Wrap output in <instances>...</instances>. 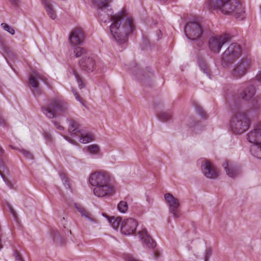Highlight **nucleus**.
Returning a JSON list of instances; mask_svg holds the SVG:
<instances>
[{
    "instance_id": "f257e3e1",
    "label": "nucleus",
    "mask_w": 261,
    "mask_h": 261,
    "mask_svg": "<svg viewBox=\"0 0 261 261\" xmlns=\"http://www.w3.org/2000/svg\"><path fill=\"white\" fill-rule=\"evenodd\" d=\"M112 0H94L97 8V13L100 20L104 23L113 21L110 31L113 38L118 44H123L127 41L128 37L135 30L133 19L124 11L116 14L110 5Z\"/></svg>"
},
{
    "instance_id": "f03ea898",
    "label": "nucleus",
    "mask_w": 261,
    "mask_h": 261,
    "mask_svg": "<svg viewBox=\"0 0 261 261\" xmlns=\"http://www.w3.org/2000/svg\"><path fill=\"white\" fill-rule=\"evenodd\" d=\"M90 184L94 187V195L99 198L111 197L115 193L110 174L105 171L91 173L89 178Z\"/></svg>"
},
{
    "instance_id": "7ed1b4c3",
    "label": "nucleus",
    "mask_w": 261,
    "mask_h": 261,
    "mask_svg": "<svg viewBox=\"0 0 261 261\" xmlns=\"http://www.w3.org/2000/svg\"><path fill=\"white\" fill-rule=\"evenodd\" d=\"M205 5L208 9L219 10L224 14H234L240 20L246 16L244 8L239 0H207Z\"/></svg>"
},
{
    "instance_id": "20e7f679",
    "label": "nucleus",
    "mask_w": 261,
    "mask_h": 261,
    "mask_svg": "<svg viewBox=\"0 0 261 261\" xmlns=\"http://www.w3.org/2000/svg\"><path fill=\"white\" fill-rule=\"evenodd\" d=\"M68 110V103L60 99L52 100L41 107L42 113L48 118H54L61 114H65Z\"/></svg>"
},
{
    "instance_id": "39448f33",
    "label": "nucleus",
    "mask_w": 261,
    "mask_h": 261,
    "mask_svg": "<svg viewBox=\"0 0 261 261\" xmlns=\"http://www.w3.org/2000/svg\"><path fill=\"white\" fill-rule=\"evenodd\" d=\"M247 139L251 143L250 151L252 155L261 160V122L247 134Z\"/></svg>"
},
{
    "instance_id": "423d86ee",
    "label": "nucleus",
    "mask_w": 261,
    "mask_h": 261,
    "mask_svg": "<svg viewBox=\"0 0 261 261\" xmlns=\"http://www.w3.org/2000/svg\"><path fill=\"white\" fill-rule=\"evenodd\" d=\"M241 55L240 46L236 43L231 44L223 52L221 56V64L224 67L234 64Z\"/></svg>"
},
{
    "instance_id": "0eeeda50",
    "label": "nucleus",
    "mask_w": 261,
    "mask_h": 261,
    "mask_svg": "<svg viewBox=\"0 0 261 261\" xmlns=\"http://www.w3.org/2000/svg\"><path fill=\"white\" fill-rule=\"evenodd\" d=\"M69 125L68 132L70 135L74 138L77 137L81 143L86 144L94 140V136L89 132L81 130L77 122L73 120H67Z\"/></svg>"
},
{
    "instance_id": "6e6552de",
    "label": "nucleus",
    "mask_w": 261,
    "mask_h": 261,
    "mask_svg": "<svg viewBox=\"0 0 261 261\" xmlns=\"http://www.w3.org/2000/svg\"><path fill=\"white\" fill-rule=\"evenodd\" d=\"M230 126L234 133L242 134L249 128V119L244 114L240 113L236 114L231 120Z\"/></svg>"
},
{
    "instance_id": "1a4fd4ad",
    "label": "nucleus",
    "mask_w": 261,
    "mask_h": 261,
    "mask_svg": "<svg viewBox=\"0 0 261 261\" xmlns=\"http://www.w3.org/2000/svg\"><path fill=\"white\" fill-rule=\"evenodd\" d=\"M229 41V36L226 34L211 36L208 40V46L211 52L218 54L223 45Z\"/></svg>"
},
{
    "instance_id": "9d476101",
    "label": "nucleus",
    "mask_w": 261,
    "mask_h": 261,
    "mask_svg": "<svg viewBox=\"0 0 261 261\" xmlns=\"http://www.w3.org/2000/svg\"><path fill=\"white\" fill-rule=\"evenodd\" d=\"M184 31L187 38L191 40L200 38L202 34V28L199 23L192 21L187 23Z\"/></svg>"
},
{
    "instance_id": "9b49d317",
    "label": "nucleus",
    "mask_w": 261,
    "mask_h": 261,
    "mask_svg": "<svg viewBox=\"0 0 261 261\" xmlns=\"http://www.w3.org/2000/svg\"><path fill=\"white\" fill-rule=\"evenodd\" d=\"M249 63L243 59L234 63L230 71L231 75L233 78L239 79L244 76L248 71Z\"/></svg>"
},
{
    "instance_id": "f8f14e48",
    "label": "nucleus",
    "mask_w": 261,
    "mask_h": 261,
    "mask_svg": "<svg viewBox=\"0 0 261 261\" xmlns=\"http://www.w3.org/2000/svg\"><path fill=\"white\" fill-rule=\"evenodd\" d=\"M164 197L169 205V213L174 218H178L180 216L179 212L180 202L179 199L174 197L170 193L165 194Z\"/></svg>"
},
{
    "instance_id": "ddd939ff",
    "label": "nucleus",
    "mask_w": 261,
    "mask_h": 261,
    "mask_svg": "<svg viewBox=\"0 0 261 261\" xmlns=\"http://www.w3.org/2000/svg\"><path fill=\"white\" fill-rule=\"evenodd\" d=\"M138 225V222L134 219L124 220L121 224L120 231L125 235H130L134 233Z\"/></svg>"
},
{
    "instance_id": "4468645a",
    "label": "nucleus",
    "mask_w": 261,
    "mask_h": 261,
    "mask_svg": "<svg viewBox=\"0 0 261 261\" xmlns=\"http://www.w3.org/2000/svg\"><path fill=\"white\" fill-rule=\"evenodd\" d=\"M202 171L204 176L210 179L217 178L219 175V170L209 161H205L202 166Z\"/></svg>"
},
{
    "instance_id": "2eb2a0df",
    "label": "nucleus",
    "mask_w": 261,
    "mask_h": 261,
    "mask_svg": "<svg viewBox=\"0 0 261 261\" xmlns=\"http://www.w3.org/2000/svg\"><path fill=\"white\" fill-rule=\"evenodd\" d=\"M79 64L82 70L90 73L95 70L96 62L93 58L86 56L80 59Z\"/></svg>"
},
{
    "instance_id": "dca6fc26",
    "label": "nucleus",
    "mask_w": 261,
    "mask_h": 261,
    "mask_svg": "<svg viewBox=\"0 0 261 261\" xmlns=\"http://www.w3.org/2000/svg\"><path fill=\"white\" fill-rule=\"evenodd\" d=\"M69 42L70 46L81 45L84 42V33L81 29L72 30L69 35Z\"/></svg>"
},
{
    "instance_id": "f3484780",
    "label": "nucleus",
    "mask_w": 261,
    "mask_h": 261,
    "mask_svg": "<svg viewBox=\"0 0 261 261\" xmlns=\"http://www.w3.org/2000/svg\"><path fill=\"white\" fill-rule=\"evenodd\" d=\"M138 235L147 248L153 249L155 247V242L150 237L146 228H142L139 230L138 231Z\"/></svg>"
},
{
    "instance_id": "a211bd4d",
    "label": "nucleus",
    "mask_w": 261,
    "mask_h": 261,
    "mask_svg": "<svg viewBox=\"0 0 261 261\" xmlns=\"http://www.w3.org/2000/svg\"><path fill=\"white\" fill-rule=\"evenodd\" d=\"M37 80L42 81L47 86L49 87V83L48 79L39 73H35L34 75H31L29 77V83L32 87L34 88L35 91H37L38 88Z\"/></svg>"
},
{
    "instance_id": "6ab92c4d",
    "label": "nucleus",
    "mask_w": 261,
    "mask_h": 261,
    "mask_svg": "<svg viewBox=\"0 0 261 261\" xmlns=\"http://www.w3.org/2000/svg\"><path fill=\"white\" fill-rule=\"evenodd\" d=\"M255 93V87L253 85H249L240 93V96L244 100H249L253 97Z\"/></svg>"
},
{
    "instance_id": "aec40b11",
    "label": "nucleus",
    "mask_w": 261,
    "mask_h": 261,
    "mask_svg": "<svg viewBox=\"0 0 261 261\" xmlns=\"http://www.w3.org/2000/svg\"><path fill=\"white\" fill-rule=\"evenodd\" d=\"M223 166L227 174L230 177H234L239 173V170L237 166L229 164L228 162L223 163Z\"/></svg>"
},
{
    "instance_id": "412c9836",
    "label": "nucleus",
    "mask_w": 261,
    "mask_h": 261,
    "mask_svg": "<svg viewBox=\"0 0 261 261\" xmlns=\"http://www.w3.org/2000/svg\"><path fill=\"white\" fill-rule=\"evenodd\" d=\"M85 53V50L80 45L70 46L69 51L70 58H77L83 55Z\"/></svg>"
},
{
    "instance_id": "4be33fe9",
    "label": "nucleus",
    "mask_w": 261,
    "mask_h": 261,
    "mask_svg": "<svg viewBox=\"0 0 261 261\" xmlns=\"http://www.w3.org/2000/svg\"><path fill=\"white\" fill-rule=\"evenodd\" d=\"M42 3L44 4V7L49 17L53 19H55L56 17V15L53 9L52 1L42 0Z\"/></svg>"
},
{
    "instance_id": "5701e85b",
    "label": "nucleus",
    "mask_w": 261,
    "mask_h": 261,
    "mask_svg": "<svg viewBox=\"0 0 261 261\" xmlns=\"http://www.w3.org/2000/svg\"><path fill=\"white\" fill-rule=\"evenodd\" d=\"M74 205L77 210L79 212V213H80L81 215L83 217H84L85 218H86L90 221L94 223L96 222V220L93 218V216L91 214L87 212L82 206L77 204H75Z\"/></svg>"
},
{
    "instance_id": "b1692460",
    "label": "nucleus",
    "mask_w": 261,
    "mask_h": 261,
    "mask_svg": "<svg viewBox=\"0 0 261 261\" xmlns=\"http://www.w3.org/2000/svg\"><path fill=\"white\" fill-rule=\"evenodd\" d=\"M102 216L107 218L109 222L114 229H117L121 222L120 217L115 218L114 217H109L107 214L103 213Z\"/></svg>"
},
{
    "instance_id": "393cba45",
    "label": "nucleus",
    "mask_w": 261,
    "mask_h": 261,
    "mask_svg": "<svg viewBox=\"0 0 261 261\" xmlns=\"http://www.w3.org/2000/svg\"><path fill=\"white\" fill-rule=\"evenodd\" d=\"M85 149L91 155H99L100 153V148L97 144L88 145L85 147Z\"/></svg>"
},
{
    "instance_id": "a878e982",
    "label": "nucleus",
    "mask_w": 261,
    "mask_h": 261,
    "mask_svg": "<svg viewBox=\"0 0 261 261\" xmlns=\"http://www.w3.org/2000/svg\"><path fill=\"white\" fill-rule=\"evenodd\" d=\"M198 64L201 69V70H202L203 73L206 74V75L209 78H210V73L208 71V69L207 67L206 63L204 61L199 60H198Z\"/></svg>"
},
{
    "instance_id": "bb28decb",
    "label": "nucleus",
    "mask_w": 261,
    "mask_h": 261,
    "mask_svg": "<svg viewBox=\"0 0 261 261\" xmlns=\"http://www.w3.org/2000/svg\"><path fill=\"white\" fill-rule=\"evenodd\" d=\"M117 208L120 212L125 213L128 210L127 202L124 201H120L117 205Z\"/></svg>"
},
{
    "instance_id": "cd10ccee",
    "label": "nucleus",
    "mask_w": 261,
    "mask_h": 261,
    "mask_svg": "<svg viewBox=\"0 0 261 261\" xmlns=\"http://www.w3.org/2000/svg\"><path fill=\"white\" fill-rule=\"evenodd\" d=\"M159 118L163 121H165L170 119L171 114L167 112H162L159 114Z\"/></svg>"
},
{
    "instance_id": "c85d7f7f",
    "label": "nucleus",
    "mask_w": 261,
    "mask_h": 261,
    "mask_svg": "<svg viewBox=\"0 0 261 261\" xmlns=\"http://www.w3.org/2000/svg\"><path fill=\"white\" fill-rule=\"evenodd\" d=\"M72 72H73V74H74V75L76 79V80L79 84V87L80 89L84 88V84L83 82L82 77L77 74V73L76 71H73Z\"/></svg>"
},
{
    "instance_id": "c756f323",
    "label": "nucleus",
    "mask_w": 261,
    "mask_h": 261,
    "mask_svg": "<svg viewBox=\"0 0 261 261\" xmlns=\"http://www.w3.org/2000/svg\"><path fill=\"white\" fill-rule=\"evenodd\" d=\"M123 258L124 261H141L130 254H124Z\"/></svg>"
},
{
    "instance_id": "7c9ffc66",
    "label": "nucleus",
    "mask_w": 261,
    "mask_h": 261,
    "mask_svg": "<svg viewBox=\"0 0 261 261\" xmlns=\"http://www.w3.org/2000/svg\"><path fill=\"white\" fill-rule=\"evenodd\" d=\"M1 26L6 31L9 32L11 35H13L15 33V30L11 26L9 25L7 23H2Z\"/></svg>"
},
{
    "instance_id": "2f4dec72",
    "label": "nucleus",
    "mask_w": 261,
    "mask_h": 261,
    "mask_svg": "<svg viewBox=\"0 0 261 261\" xmlns=\"http://www.w3.org/2000/svg\"><path fill=\"white\" fill-rule=\"evenodd\" d=\"M20 151L25 158L28 159L32 158V155L29 151L22 149L20 150Z\"/></svg>"
},
{
    "instance_id": "473e14b6",
    "label": "nucleus",
    "mask_w": 261,
    "mask_h": 261,
    "mask_svg": "<svg viewBox=\"0 0 261 261\" xmlns=\"http://www.w3.org/2000/svg\"><path fill=\"white\" fill-rule=\"evenodd\" d=\"M43 136L45 140L46 141V143H50L52 141V136L49 133L45 132L43 133Z\"/></svg>"
},
{
    "instance_id": "72a5a7b5",
    "label": "nucleus",
    "mask_w": 261,
    "mask_h": 261,
    "mask_svg": "<svg viewBox=\"0 0 261 261\" xmlns=\"http://www.w3.org/2000/svg\"><path fill=\"white\" fill-rule=\"evenodd\" d=\"M61 178L65 187L66 188H70V184L67 179L64 175H61Z\"/></svg>"
},
{
    "instance_id": "f704fd0d",
    "label": "nucleus",
    "mask_w": 261,
    "mask_h": 261,
    "mask_svg": "<svg viewBox=\"0 0 261 261\" xmlns=\"http://www.w3.org/2000/svg\"><path fill=\"white\" fill-rule=\"evenodd\" d=\"M196 112L198 115L201 116V117H204L205 116V113L202 109L199 107H198L196 108Z\"/></svg>"
},
{
    "instance_id": "c9c22d12",
    "label": "nucleus",
    "mask_w": 261,
    "mask_h": 261,
    "mask_svg": "<svg viewBox=\"0 0 261 261\" xmlns=\"http://www.w3.org/2000/svg\"><path fill=\"white\" fill-rule=\"evenodd\" d=\"M14 256L15 260L16 261H23L21 258L20 254L18 252H15L14 253Z\"/></svg>"
},
{
    "instance_id": "e433bc0d",
    "label": "nucleus",
    "mask_w": 261,
    "mask_h": 261,
    "mask_svg": "<svg viewBox=\"0 0 261 261\" xmlns=\"http://www.w3.org/2000/svg\"><path fill=\"white\" fill-rule=\"evenodd\" d=\"M53 123L54 124L55 126L56 127V128L59 129V130H63L64 127L60 124L59 123H58L56 121H53Z\"/></svg>"
},
{
    "instance_id": "4c0bfd02",
    "label": "nucleus",
    "mask_w": 261,
    "mask_h": 261,
    "mask_svg": "<svg viewBox=\"0 0 261 261\" xmlns=\"http://www.w3.org/2000/svg\"><path fill=\"white\" fill-rule=\"evenodd\" d=\"M73 94L75 97V98L76 99L79 101V102H80L81 103H82L83 105H84L83 102V101H82V99H81V98L80 97V96L77 94V93L74 91H73Z\"/></svg>"
},
{
    "instance_id": "58836bf2",
    "label": "nucleus",
    "mask_w": 261,
    "mask_h": 261,
    "mask_svg": "<svg viewBox=\"0 0 261 261\" xmlns=\"http://www.w3.org/2000/svg\"><path fill=\"white\" fill-rule=\"evenodd\" d=\"M63 137L69 143H71L72 144H73V145L75 144V142L73 140H72L71 139H70L68 137L66 136H63Z\"/></svg>"
},
{
    "instance_id": "ea45409f",
    "label": "nucleus",
    "mask_w": 261,
    "mask_h": 261,
    "mask_svg": "<svg viewBox=\"0 0 261 261\" xmlns=\"http://www.w3.org/2000/svg\"><path fill=\"white\" fill-rule=\"evenodd\" d=\"M256 79L257 81L261 84V69L258 71L256 75Z\"/></svg>"
},
{
    "instance_id": "a19ab883",
    "label": "nucleus",
    "mask_w": 261,
    "mask_h": 261,
    "mask_svg": "<svg viewBox=\"0 0 261 261\" xmlns=\"http://www.w3.org/2000/svg\"><path fill=\"white\" fill-rule=\"evenodd\" d=\"M10 3L13 6H16L18 4L19 0H9Z\"/></svg>"
},
{
    "instance_id": "79ce46f5",
    "label": "nucleus",
    "mask_w": 261,
    "mask_h": 261,
    "mask_svg": "<svg viewBox=\"0 0 261 261\" xmlns=\"http://www.w3.org/2000/svg\"><path fill=\"white\" fill-rule=\"evenodd\" d=\"M206 253L207 254V256L205 255V258H204L205 261H206L208 259V252L207 251V252Z\"/></svg>"
},
{
    "instance_id": "37998d69",
    "label": "nucleus",
    "mask_w": 261,
    "mask_h": 261,
    "mask_svg": "<svg viewBox=\"0 0 261 261\" xmlns=\"http://www.w3.org/2000/svg\"><path fill=\"white\" fill-rule=\"evenodd\" d=\"M154 255V258H157L158 257V253L157 252H154L153 253Z\"/></svg>"
},
{
    "instance_id": "c03bdc74",
    "label": "nucleus",
    "mask_w": 261,
    "mask_h": 261,
    "mask_svg": "<svg viewBox=\"0 0 261 261\" xmlns=\"http://www.w3.org/2000/svg\"><path fill=\"white\" fill-rule=\"evenodd\" d=\"M0 152L3 153L4 152L3 149L0 147Z\"/></svg>"
},
{
    "instance_id": "a18cd8bd",
    "label": "nucleus",
    "mask_w": 261,
    "mask_h": 261,
    "mask_svg": "<svg viewBox=\"0 0 261 261\" xmlns=\"http://www.w3.org/2000/svg\"><path fill=\"white\" fill-rule=\"evenodd\" d=\"M0 175H1V176L3 178V179H4V177H3V175L2 174V173L0 172Z\"/></svg>"
}]
</instances>
